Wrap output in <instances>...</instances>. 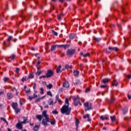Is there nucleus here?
Masks as SVG:
<instances>
[{
	"label": "nucleus",
	"instance_id": "nucleus-43",
	"mask_svg": "<svg viewBox=\"0 0 131 131\" xmlns=\"http://www.w3.org/2000/svg\"><path fill=\"white\" fill-rule=\"evenodd\" d=\"M101 89H105V88H108L107 85H102L100 86Z\"/></svg>",
	"mask_w": 131,
	"mask_h": 131
},
{
	"label": "nucleus",
	"instance_id": "nucleus-6",
	"mask_svg": "<svg viewBox=\"0 0 131 131\" xmlns=\"http://www.w3.org/2000/svg\"><path fill=\"white\" fill-rule=\"evenodd\" d=\"M84 105L85 106V111H88V110H91L92 109V103H89V102H86L84 103Z\"/></svg>",
	"mask_w": 131,
	"mask_h": 131
},
{
	"label": "nucleus",
	"instance_id": "nucleus-58",
	"mask_svg": "<svg viewBox=\"0 0 131 131\" xmlns=\"http://www.w3.org/2000/svg\"><path fill=\"white\" fill-rule=\"evenodd\" d=\"M26 94H28V93H30V89H29L28 90L26 91Z\"/></svg>",
	"mask_w": 131,
	"mask_h": 131
},
{
	"label": "nucleus",
	"instance_id": "nucleus-60",
	"mask_svg": "<svg viewBox=\"0 0 131 131\" xmlns=\"http://www.w3.org/2000/svg\"><path fill=\"white\" fill-rule=\"evenodd\" d=\"M122 12L123 13V14H125V9H124V8H123L122 10Z\"/></svg>",
	"mask_w": 131,
	"mask_h": 131
},
{
	"label": "nucleus",
	"instance_id": "nucleus-31",
	"mask_svg": "<svg viewBox=\"0 0 131 131\" xmlns=\"http://www.w3.org/2000/svg\"><path fill=\"white\" fill-rule=\"evenodd\" d=\"M70 68V69H72V66H69L68 64L66 65L65 69H69Z\"/></svg>",
	"mask_w": 131,
	"mask_h": 131
},
{
	"label": "nucleus",
	"instance_id": "nucleus-10",
	"mask_svg": "<svg viewBox=\"0 0 131 131\" xmlns=\"http://www.w3.org/2000/svg\"><path fill=\"white\" fill-rule=\"evenodd\" d=\"M22 123H17L16 125V127H17L18 129H22L23 128V126H22Z\"/></svg>",
	"mask_w": 131,
	"mask_h": 131
},
{
	"label": "nucleus",
	"instance_id": "nucleus-53",
	"mask_svg": "<svg viewBox=\"0 0 131 131\" xmlns=\"http://www.w3.org/2000/svg\"><path fill=\"white\" fill-rule=\"evenodd\" d=\"M28 98L30 101H31V100H32L33 99H34V97L32 96H29Z\"/></svg>",
	"mask_w": 131,
	"mask_h": 131
},
{
	"label": "nucleus",
	"instance_id": "nucleus-29",
	"mask_svg": "<svg viewBox=\"0 0 131 131\" xmlns=\"http://www.w3.org/2000/svg\"><path fill=\"white\" fill-rule=\"evenodd\" d=\"M46 86L47 89H49V90H51V89L53 88V84H49V85H46Z\"/></svg>",
	"mask_w": 131,
	"mask_h": 131
},
{
	"label": "nucleus",
	"instance_id": "nucleus-40",
	"mask_svg": "<svg viewBox=\"0 0 131 131\" xmlns=\"http://www.w3.org/2000/svg\"><path fill=\"white\" fill-rule=\"evenodd\" d=\"M111 119L112 121H115V120H116L115 116H111Z\"/></svg>",
	"mask_w": 131,
	"mask_h": 131
},
{
	"label": "nucleus",
	"instance_id": "nucleus-33",
	"mask_svg": "<svg viewBox=\"0 0 131 131\" xmlns=\"http://www.w3.org/2000/svg\"><path fill=\"white\" fill-rule=\"evenodd\" d=\"M104 53H106V54H110V53H111L110 50H109V49H105L104 50Z\"/></svg>",
	"mask_w": 131,
	"mask_h": 131
},
{
	"label": "nucleus",
	"instance_id": "nucleus-55",
	"mask_svg": "<svg viewBox=\"0 0 131 131\" xmlns=\"http://www.w3.org/2000/svg\"><path fill=\"white\" fill-rule=\"evenodd\" d=\"M34 99H35V98H37V95L34 94L33 97Z\"/></svg>",
	"mask_w": 131,
	"mask_h": 131
},
{
	"label": "nucleus",
	"instance_id": "nucleus-16",
	"mask_svg": "<svg viewBox=\"0 0 131 131\" xmlns=\"http://www.w3.org/2000/svg\"><path fill=\"white\" fill-rule=\"evenodd\" d=\"M63 88H66L67 89H68L70 86L69 83H68V82H63Z\"/></svg>",
	"mask_w": 131,
	"mask_h": 131
},
{
	"label": "nucleus",
	"instance_id": "nucleus-17",
	"mask_svg": "<svg viewBox=\"0 0 131 131\" xmlns=\"http://www.w3.org/2000/svg\"><path fill=\"white\" fill-rule=\"evenodd\" d=\"M16 58L17 57L15 54H12L9 57V59H10L12 61H14Z\"/></svg>",
	"mask_w": 131,
	"mask_h": 131
},
{
	"label": "nucleus",
	"instance_id": "nucleus-36",
	"mask_svg": "<svg viewBox=\"0 0 131 131\" xmlns=\"http://www.w3.org/2000/svg\"><path fill=\"white\" fill-rule=\"evenodd\" d=\"M40 94L41 95H43V92L45 91L43 90V88H41L40 89Z\"/></svg>",
	"mask_w": 131,
	"mask_h": 131
},
{
	"label": "nucleus",
	"instance_id": "nucleus-21",
	"mask_svg": "<svg viewBox=\"0 0 131 131\" xmlns=\"http://www.w3.org/2000/svg\"><path fill=\"white\" fill-rule=\"evenodd\" d=\"M61 65H59L56 69V73H59V72H62V71H61Z\"/></svg>",
	"mask_w": 131,
	"mask_h": 131
},
{
	"label": "nucleus",
	"instance_id": "nucleus-3",
	"mask_svg": "<svg viewBox=\"0 0 131 131\" xmlns=\"http://www.w3.org/2000/svg\"><path fill=\"white\" fill-rule=\"evenodd\" d=\"M74 104L75 106H81V103H80V98L78 96H75L73 98Z\"/></svg>",
	"mask_w": 131,
	"mask_h": 131
},
{
	"label": "nucleus",
	"instance_id": "nucleus-5",
	"mask_svg": "<svg viewBox=\"0 0 131 131\" xmlns=\"http://www.w3.org/2000/svg\"><path fill=\"white\" fill-rule=\"evenodd\" d=\"M12 38L13 37L12 36H9L7 39V41H8V42H4L3 43V45L4 46V47H5L6 48H7V47H10L11 43L10 42V41H11Z\"/></svg>",
	"mask_w": 131,
	"mask_h": 131
},
{
	"label": "nucleus",
	"instance_id": "nucleus-38",
	"mask_svg": "<svg viewBox=\"0 0 131 131\" xmlns=\"http://www.w3.org/2000/svg\"><path fill=\"white\" fill-rule=\"evenodd\" d=\"M59 113L58 112V111H57V110H55L54 111H52V114H55V115H57Z\"/></svg>",
	"mask_w": 131,
	"mask_h": 131
},
{
	"label": "nucleus",
	"instance_id": "nucleus-56",
	"mask_svg": "<svg viewBox=\"0 0 131 131\" xmlns=\"http://www.w3.org/2000/svg\"><path fill=\"white\" fill-rule=\"evenodd\" d=\"M57 101L59 104H62V100H61V99H58Z\"/></svg>",
	"mask_w": 131,
	"mask_h": 131
},
{
	"label": "nucleus",
	"instance_id": "nucleus-8",
	"mask_svg": "<svg viewBox=\"0 0 131 131\" xmlns=\"http://www.w3.org/2000/svg\"><path fill=\"white\" fill-rule=\"evenodd\" d=\"M80 56H83V57H84V58H86V57H90L91 56V54L89 52H88L85 54H83V53L81 52L80 53Z\"/></svg>",
	"mask_w": 131,
	"mask_h": 131
},
{
	"label": "nucleus",
	"instance_id": "nucleus-11",
	"mask_svg": "<svg viewBox=\"0 0 131 131\" xmlns=\"http://www.w3.org/2000/svg\"><path fill=\"white\" fill-rule=\"evenodd\" d=\"M7 96L8 100H11V99H13V98H14V96H13V94L11 93H8L7 94Z\"/></svg>",
	"mask_w": 131,
	"mask_h": 131
},
{
	"label": "nucleus",
	"instance_id": "nucleus-44",
	"mask_svg": "<svg viewBox=\"0 0 131 131\" xmlns=\"http://www.w3.org/2000/svg\"><path fill=\"white\" fill-rule=\"evenodd\" d=\"M3 80H4V82H7V81H8V80H9V78L8 77H4L3 78Z\"/></svg>",
	"mask_w": 131,
	"mask_h": 131
},
{
	"label": "nucleus",
	"instance_id": "nucleus-26",
	"mask_svg": "<svg viewBox=\"0 0 131 131\" xmlns=\"http://www.w3.org/2000/svg\"><path fill=\"white\" fill-rule=\"evenodd\" d=\"M49 122H50L51 124H52V125H55V124H56V121L55 120H50V121L49 120Z\"/></svg>",
	"mask_w": 131,
	"mask_h": 131
},
{
	"label": "nucleus",
	"instance_id": "nucleus-12",
	"mask_svg": "<svg viewBox=\"0 0 131 131\" xmlns=\"http://www.w3.org/2000/svg\"><path fill=\"white\" fill-rule=\"evenodd\" d=\"M11 107H12L13 109H16V108H18V103L17 102H13L11 104Z\"/></svg>",
	"mask_w": 131,
	"mask_h": 131
},
{
	"label": "nucleus",
	"instance_id": "nucleus-22",
	"mask_svg": "<svg viewBox=\"0 0 131 131\" xmlns=\"http://www.w3.org/2000/svg\"><path fill=\"white\" fill-rule=\"evenodd\" d=\"M37 71L36 73V75H40L41 74V71L39 70V68L37 67Z\"/></svg>",
	"mask_w": 131,
	"mask_h": 131
},
{
	"label": "nucleus",
	"instance_id": "nucleus-25",
	"mask_svg": "<svg viewBox=\"0 0 131 131\" xmlns=\"http://www.w3.org/2000/svg\"><path fill=\"white\" fill-rule=\"evenodd\" d=\"M38 129H39V126L37 125H36L33 128V130L34 131H38Z\"/></svg>",
	"mask_w": 131,
	"mask_h": 131
},
{
	"label": "nucleus",
	"instance_id": "nucleus-57",
	"mask_svg": "<svg viewBox=\"0 0 131 131\" xmlns=\"http://www.w3.org/2000/svg\"><path fill=\"white\" fill-rule=\"evenodd\" d=\"M40 98L36 99L35 102H39Z\"/></svg>",
	"mask_w": 131,
	"mask_h": 131
},
{
	"label": "nucleus",
	"instance_id": "nucleus-20",
	"mask_svg": "<svg viewBox=\"0 0 131 131\" xmlns=\"http://www.w3.org/2000/svg\"><path fill=\"white\" fill-rule=\"evenodd\" d=\"M76 37V35L75 34H71L70 35V39H74Z\"/></svg>",
	"mask_w": 131,
	"mask_h": 131
},
{
	"label": "nucleus",
	"instance_id": "nucleus-2",
	"mask_svg": "<svg viewBox=\"0 0 131 131\" xmlns=\"http://www.w3.org/2000/svg\"><path fill=\"white\" fill-rule=\"evenodd\" d=\"M42 115L43 117H45V119H43L42 121V124L45 126L49 125L48 122H50V118H49V115L47 114V111H43L42 112Z\"/></svg>",
	"mask_w": 131,
	"mask_h": 131
},
{
	"label": "nucleus",
	"instance_id": "nucleus-4",
	"mask_svg": "<svg viewBox=\"0 0 131 131\" xmlns=\"http://www.w3.org/2000/svg\"><path fill=\"white\" fill-rule=\"evenodd\" d=\"M75 52H76L75 49H68L67 51V55L69 57H72V56H73L75 54Z\"/></svg>",
	"mask_w": 131,
	"mask_h": 131
},
{
	"label": "nucleus",
	"instance_id": "nucleus-28",
	"mask_svg": "<svg viewBox=\"0 0 131 131\" xmlns=\"http://www.w3.org/2000/svg\"><path fill=\"white\" fill-rule=\"evenodd\" d=\"M14 110L15 111V113L16 114H18L19 112H20V111H21V109L18 108V107H16V108H15Z\"/></svg>",
	"mask_w": 131,
	"mask_h": 131
},
{
	"label": "nucleus",
	"instance_id": "nucleus-48",
	"mask_svg": "<svg viewBox=\"0 0 131 131\" xmlns=\"http://www.w3.org/2000/svg\"><path fill=\"white\" fill-rule=\"evenodd\" d=\"M39 65H40V61H38L37 62V64H36V67L37 68V67H38V66H39Z\"/></svg>",
	"mask_w": 131,
	"mask_h": 131
},
{
	"label": "nucleus",
	"instance_id": "nucleus-9",
	"mask_svg": "<svg viewBox=\"0 0 131 131\" xmlns=\"http://www.w3.org/2000/svg\"><path fill=\"white\" fill-rule=\"evenodd\" d=\"M108 50L111 52H112V51H115V52H117L118 51V48H117V47H109Z\"/></svg>",
	"mask_w": 131,
	"mask_h": 131
},
{
	"label": "nucleus",
	"instance_id": "nucleus-34",
	"mask_svg": "<svg viewBox=\"0 0 131 131\" xmlns=\"http://www.w3.org/2000/svg\"><path fill=\"white\" fill-rule=\"evenodd\" d=\"M63 16V13L57 15L58 20H61V17Z\"/></svg>",
	"mask_w": 131,
	"mask_h": 131
},
{
	"label": "nucleus",
	"instance_id": "nucleus-32",
	"mask_svg": "<svg viewBox=\"0 0 131 131\" xmlns=\"http://www.w3.org/2000/svg\"><path fill=\"white\" fill-rule=\"evenodd\" d=\"M14 72H16L17 74H19V72H20V68H15V70L14 71Z\"/></svg>",
	"mask_w": 131,
	"mask_h": 131
},
{
	"label": "nucleus",
	"instance_id": "nucleus-13",
	"mask_svg": "<svg viewBox=\"0 0 131 131\" xmlns=\"http://www.w3.org/2000/svg\"><path fill=\"white\" fill-rule=\"evenodd\" d=\"M58 48H63L64 49V50H66V49H67V48H69V45H58L57 46Z\"/></svg>",
	"mask_w": 131,
	"mask_h": 131
},
{
	"label": "nucleus",
	"instance_id": "nucleus-15",
	"mask_svg": "<svg viewBox=\"0 0 131 131\" xmlns=\"http://www.w3.org/2000/svg\"><path fill=\"white\" fill-rule=\"evenodd\" d=\"M58 46H59V45L51 46V52H54V51H56V48H57V47H58Z\"/></svg>",
	"mask_w": 131,
	"mask_h": 131
},
{
	"label": "nucleus",
	"instance_id": "nucleus-47",
	"mask_svg": "<svg viewBox=\"0 0 131 131\" xmlns=\"http://www.w3.org/2000/svg\"><path fill=\"white\" fill-rule=\"evenodd\" d=\"M54 104V101L53 100H50V102H49V105H53Z\"/></svg>",
	"mask_w": 131,
	"mask_h": 131
},
{
	"label": "nucleus",
	"instance_id": "nucleus-59",
	"mask_svg": "<svg viewBox=\"0 0 131 131\" xmlns=\"http://www.w3.org/2000/svg\"><path fill=\"white\" fill-rule=\"evenodd\" d=\"M5 94V92L4 91L0 92V96H2V95H4Z\"/></svg>",
	"mask_w": 131,
	"mask_h": 131
},
{
	"label": "nucleus",
	"instance_id": "nucleus-61",
	"mask_svg": "<svg viewBox=\"0 0 131 131\" xmlns=\"http://www.w3.org/2000/svg\"><path fill=\"white\" fill-rule=\"evenodd\" d=\"M127 78H128L129 79H130V78H131V75H128L127 76Z\"/></svg>",
	"mask_w": 131,
	"mask_h": 131
},
{
	"label": "nucleus",
	"instance_id": "nucleus-46",
	"mask_svg": "<svg viewBox=\"0 0 131 131\" xmlns=\"http://www.w3.org/2000/svg\"><path fill=\"white\" fill-rule=\"evenodd\" d=\"M115 101V98H112L111 100L110 101V103H113Z\"/></svg>",
	"mask_w": 131,
	"mask_h": 131
},
{
	"label": "nucleus",
	"instance_id": "nucleus-18",
	"mask_svg": "<svg viewBox=\"0 0 131 131\" xmlns=\"http://www.w3.org/2000/svg\"><path fill=\"white\" fill-rule=\"evenodd\" d=\"M36 118L39 120V121H41V120L42 119V116L40 115H37L36 116Z\"/></svg>",
	"mask_w": 131,
	"mask_h": 131
},
{
	"label": "nucleus",
	"instance_id": "nucleus-24",
	"mask_svg": "<svg viewBox=\"0 0 131 131\" xmlns=\"http://www.w3.org/2000/svg\"><path fill=\"white\" fill-rule=\"evenodd\" d=\"M73 73L74 76H78L79 75V71H74Z\"/></svg>",
	"mask_w": 131,
	"mask_h": 131
},
{
	"label": "nucleus",
	"instance_id": "nucleus-50",
	"mask_svg": "<svg viewBox=\"0 0 131 131\" xmlns=\"http://www.w3.org/2000/svg\"><path fill=\"white\" fill-rule=\"evenodd\" d=\"M63 88H60L59 90H58V92L59 93H62V92H63Z\"/></svg>",
	"mask_w": 131,
	"mask_h": 131
},
{
	"label": "nucleus",
	"instance_id": "nucleus-42",
	"mask_svg": "<svg viewBox=\"0 0 131 131\" xmlns=\"http://www.w3.org/2000/svg\"><path fill=\"white\" fill-rule=\"evenodd\" d=\"M48 96H50V97H53V94H52V92L51 91L47 92Z\"/></svg>",
	"mask_w": 131,
	"mask_h": 131
},
{
	"label": "nucleus",
	"instance_id": "nucleus-62",
	"mask_svg": "<svg viewBox=\"0 0 131 131\" xmlns=\"http://www.w3.org/2000/svg\"><path fill=\"white\" fill-rule=\"evenodd\" d=\"M104 117H103V116H101V117H100V119H101V120H102V121H104Z\"/></svg>",
	"mask_w": 131,
	"mask_h": 131
},
{
	"label": "nucleus",
	"instance_id": "nucleus-37",
	"mask_svg": "<svg viewBox=\"0 0 131 131\" xmlns=\"http://www.w3.org/2000/svg\"><path fill=\"white\" fill-rule=\"evenodd\" d=\"M28 123V121H27V119H24V121L21 122V123L23 124H25L26 123Z\"/></svg>",
	"mask_w": 131,
	"mask_h": 131
},
{
	"label": "nucleus",
	"instance_id": "nucleus-35",
	"mask_svg": "<svg viewBox=\"0 0 131 131\" xmlns=\"http://www.w3.org/2000/svg\"><path fill=\"white\" fill-rule=\"evenodd\" d=\"M21 81L22 82H24V81H26L27 80V77H24L22 79H21Z\"/></svg>",
	"mask_w": 131,
	"mask_h": 131
},
{
	"label": "nucleus",
	"instance_id": "nucleus-7",
	"mask_svg": "<svg viewBox=\"0 0 131 131\" xmlns=\"http://www.w3.org/2000/svg\"><path fill=\"white\" fill-rule=\"evenodd\" d=\"M46 75L47 76V78H50V77H52L54 75V72L51 70H48Z\"/></svg>",
	"mask_w": 131,
	"mask_h": 131
},
{
	"label": "nucleus",
	"instance_id": "nucleus-52",
	"mask_svg": "<svg viewBox=\"0 0 131 131\" xmlns=\"http://www.w3.org/2000/svg\"><path fill=\"white\" fill-rule=\"evenodd\" d=\"M56 101H58L60 98H59V95H57L55 97Z\"/></svg>",
	"mask_w": 131,
	"mask_h": 131
},
{
	"label": "nucleus",
	"instance_id": "nucleus-30",
	"mask_svg": "<svg viewBox=\"0 0 131 131\" xmlns=\"http://www.w3.org/2000/svg\"><path fill=\"white\" fill-rule=\"evenodd\" d=\"M102 82H103V83H107V82H109V79H102Z\"/></svg>",
	"mask_w": 131,
	"mask_h": 131
},
{
	"label": "nucleus",
	"instance_id": "nucleus-54",
	"mask_svg": "<svg viewBox=\"0 0 131 131\" xmlns=\"http://www.w3.org/2000/svg\"><path fill=\"white\" fill-rule=\"evenodd\" d=\"M90 88H87L85 89V93H88V92H90Z\"/></svg>",
	"mask_w": 131,
	"mask_h": 131
},
{
	"label": "nucleus",
	"instance_id": "nucleus-63",
	"mask_svg": "<svg viewBox=\"0 0 131 131\" xmlns=\"http://www.w3.org/2000/svg\"><path fill=\"white\" fill-rule=\"evenodd\" d=\"M128 99L129 100H130V99H131V96L129 95V94H128Z\"/></svg>",
	"mask_w": 131,
	"mask_h": 131
},
{
	"label": "nucleus",
	"instance_id": "nucleus-14",
	"mask_svg": "<svg viewBox=\"0 0 131 131\" xmlns=\"http://www.w3.org/2000/svg\"><path fill=\"white\" fill-rule=\"evenodd\" d=\"M32 78H34V75L33 73H30L27 78V80L32 79Z\"/></svg>",
	"mask_w": 131,
	"mask_h": 131
},
{
	"label": "nucleus",
	"instance_id": "nucleus-41",
	"mask_svg": "<svg viewBox=\"0 0 131 131\" xmlns=\"http://www.w3.org/2000/svg\"><path fill=\"white\" fill-rule=\"evenodd\" d=\"M75 124L76 126H78V124H79V121L77 119H76Z\"/></svg>",
	"mask_w": 131,
	"mask_h": 131
},
{
	"label": "nucleus",
	"instance_id": "nucleus-64",
	"mask_svg": "<svg viewBox=\"0 0 131 131\" xmlns=\"http://www.w3.org/2000/svg\"><path fill=\"white\" fill-rule=\"evenodd\" d=\"M1 120H3V121H5L6 120L4 118H3V117L1 118Z\"/></svg>",
	"mask_w": 131,
	"mask_h": 131
},
{
	"label": "nucleus",
	"instance_id": "nucleus-1",
	"mask_svg": "<svg viewBox=\"0 0 131 131\" xmlns=\"http://www.w3.org/2000/svg\"><path fill=\"white\" fill-rule=\"evenodd\" d=\"M62 114H66V115H69L71 112V107H69V100L68 98L65 99V104L62 106L60 109Z\"/></svg>",
	"mask_w": 131,
	"mask_h": 131
},
{
	"label": "nucleus",
	"instance_id": "nucleus-49",
	"mask_svg": "<svg viewBox=\"0 0 131 131\" xmlns=\"http://www.w3.org/2000/svg\"><path fill=\"white\" fill-rule=\"evenodd\" d=\"M95 40H96V41H100L101 38H95Z\"/></svg>",
	"mask_w": 131,
	"mask_h": 131
},
{
	"label": "nucleus",
	"instance_id": "nucleus-27",
	"mask_svg": "<svg viewBox=\"0 0 131 131\" xmlns=\"http://www.w3.org/2000/svg\"><path fill=\"white\" fill-rule=\"evenodd\" d=\"M123 114H125V113H127V107H125L123 108Z\"/></svg>",
	"mask_w": 131,
	"mask_h": 131
},
{
	"label": "nucleus",
	"instance_id": "nucleus-19",
	"mask_svg": "<svg viewBox=\"0 0 131 131\" xmlns=\"http://www.w3.org/2000/svg\"><path fill=\"white\" fill-rule=\"evenodd\" d=\"M83 118H84V119H85V118H88V121H89V122L91 121V119H90V115H89V114L84 115L83 116Z\"/></svg>",
	"mask_w": 131,
	"mask_h": 131
},
{
	"label": "nucleus",
	"instance_id": "nucleus-45",
	"mask_svg": "<svg viewBox=\"0 0 131 131\" xmlns=\"http://www.w3.org/2000/svg\"><path fill=\"white\" fill-rule=\"evenodd\" d=\"M52 33L54 35H55V36H57L58 35V33H57L56 31H52Z\"/></svg>",
	"mask_w": 131,
	"mask_h": 131
},
{
	"label": "nucleus",
	"instance_id": "nucleus-51",
	"mask_svg": "<svg viewBox=\"0 0 131 131\" xmlns=\"http://www.w3.org/2000/svg\"><path fill=\"white\" fill-rule=\"evenodd\" d=\"M33 88L34 90H35V89H36V83H34Z\"/></svg>",
	"mask_w": 131,
	"mask_h": 131
},
{
	"label": "nucleus",
	"instance_id": "nucleus-23",
	"mask_svg": "<svg viewBox=\"0 0 131 131\" xmlns=\"http://www.w3.org/2000/svg\"><path fill=\"white\" fill-rule=\"evenodd\" d=\"M114 85H115V86H117V85H118V83L116 80H114L113 82L112 86H113Z\"/></svg>",
	"mask_w": 131,
	"mask_h": 131
},
{
	"label": "nucleus",
	"instance_id": "nucleus-39",
	"mask_svg": "<svg viewBox=\"0 0 131 131\" xmlns=\"http://www.w3.org/2000/svg\"><path fill=\"white\" fill-rule=\"evenodd\" d=\"M41 78H48V77L47 76V75H43V76H40L39 77V79H41Z\"/></svg>",
	"mask_w": 131,
	"mask_h": 131
}]
</instances>
